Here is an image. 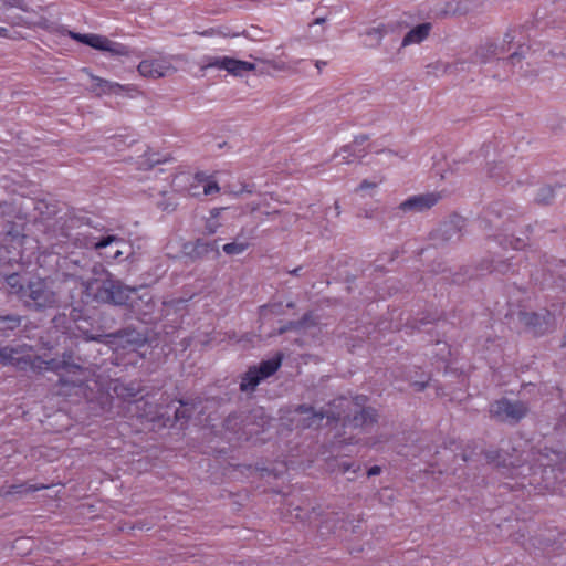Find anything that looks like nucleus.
I'll return each mask as SVG.
<instances>
[{
    "mask_svg": "<svg viewBox=\"0 0 566 566\" xmlns=\"http://www.w3.org/2000/svg\"><path fill=\"white\" fill-rule=\"evenodd\" d=\"M269 424V418L262 408L252 410L243 419L238 415H231L226 419L227 430L238 436L239 440H251L253 437L264 432Z\"/></svg>",
    "mask_w": 566,
    "mask_h": 566,
    "instance_id": "nucleus-1",
    "label": "nucleus"
},
{
    "mask_svg": "<svg viewBox=\"0 0 566 566\" xmlns=\"http://www.w3.org/2000/svg\"><path fill=\"white\" fill-rule=\"evenodd\" d=\"M90 287L95 291L94 296L98 302L114 305H125L135 292V289L124 285L109 273L104 279L92 282Z\"/></svg>",
    "mask_w": 566,
    "mask_h": 566,
    "instance_id": "nucleus-2",
    "label": "nucleus"
},
{
    "mask_svg": "<svg viewBox=\"0 0 566 566\" xmlns=\"http://www.w3.org/2000/svg\"><path fill=\"white\" fill-rule=\"evenodd\" d=\"M530 411L528 405L522 400L501 398L490 403V417L495 421L516 424L524 419Z\"/></svg>",
    "mask_w": 566,
    "mask_h": 566,
    "instance_id": "nucleus-3",
    "label": "nucleus"
},
{
    "mask_svg": "<svg viewBox=\"0 0 566 566\" xmlns=\"http://www.w3.org/2000/svg\"><path fill=\"white\" fill-rule=\"evenodd\" d=\"M21 301L34 310L51 308L59 302L56 293L42 279L27 283L25 294Z\"/></svg>",
    "mask_w": 566,
    "mask_h": 566,
    "instance_id": "nucleus-4",
    "label": "nucleus"
},
{
    "mask_svg": "<svg viewBox=\"0 0 566 566\" xmlns=\"http://www.w3.org/2000/svg\"><path fill=\"white\" fill-rule=\"evenodd\" d=\"M281 364L282 356L277 355L261 361L259 366L250 367L241 377L240 390L244 392L253 391L262 380L272 376L281 367Z\"/></svg>",
    "mask_w": 566,
    "mask_h": 566,
    "instance_id": "nucleus-5",
    "label": "nucleus"
},
{
    "mask_svg": "<svg viewBox=\"0 0 566 566\" xmlns=\"http://www.w3.org/2000/svg\"><path fill=\"white\" fill-rule=\"evenodd\" d=\"M69 35L71 39L86 44L95 50L107 52L113 56H125L129 54V49L118 42H114L108 38L95 33H77L70 31Z\"/></svg>",
    "mask_w": 566,
    "mask_h": 566,
    "instance_id": "nucleus-6",
    "label": "nucleus"
},
{
    "mask_svg": "<svg viewBox=\"0 0 566 566\" xmlns=\"http://www.w3.org/2000/svg\"><path fill=\"white\" fill-rule=\"evenodd\" d=\"M350 405H353V402L343 397L334 400L333 402V406L337 409H342L336 412H340V419L338 421H343L344 426L365 428L377 421V413L374 408H361L359 411L355 410L353 417H350V415H345L344 407H349Z\"/></svg>",
    "mask_w": 566,
    "mask_h": 566,
    "instance_id": "nucleus-7",
    "label": "nucleus"
},
{
    "mask_svg": "<svg viewBox=\"0 0 566 566\" xmlns=\"http://www.w3.org/2000/svg\"><path fill=\"white\" fill-rule=\"evenodd\" d=\"M297 418L295 419L296 426L302 429L317 428L321 426L324 418L339 420L340 412L334 410H315L313 407L307 405H300L295 408Z\"/></svg>",
    "mask_w": 566,
    "mask_h": 566,
    "instance_id": "nucleus-8",
    "label": "nucleus"
},
{
    "mask_svg": "<svg viewBox=\"0 0 566 566\" xmlns=\"http://www.w3.org/2000/svg\"><path fill=\"white\" fill-rule=\"evenodd\" d=\"M138 73L144 77L160 78L176 71L167 56L143 60L137 66Z\"/></svg>",
    "mask_w": 566,
    "mask_h": 566,
    "instance_id": "nucleus-9",
    "label": "nucleus"
},
{
    "mask_svg": "<svg viewBox=\"0 0 566 566\" xmlns=\"http://www.w3.org/2000/svg\"><path fill=\"white\" fill-rule=\"evenodd\" d=\"M205 67L226 70L233 76H243L245 73L254 71L255 64L229 56H214L208 59Z\"/></svg>",
    "mask_w": 566,
    "mask_h": 566,
    "instance_id": "nucleus-10",
    "label": "nucleus"
},
{
    "mask_svg": "<svg viewBox=\"0 0 566 566\" xmlns=\"http://www.w3.org/2000/svg\"><path fill=\"white\" fill-rule=\"evenodd\" d=\"M465 220L460 216H453L448 221H444L433 232V240L438 243L457 242L462 237V229Z\"/></svg>",
    "mask_w": 566,
    "mask_h": 566,
    "instance_id": "nucleus-11",
    "label": "nucleus"
},
{
    "mask_svg": "<svg viewBox=\"0 0 566 566\" xmlns=\"http://www.w3.org/2000/svg\"><path fill=\"white\" fill-rule=\"evenodd\" d=\"M49 365L48 368L59 370L61 368L66 369L69 374H80L81 377L76 379L70 380V384L74 386H82L88 378V370L81 367L77 364L73 363V353L72 352H64L62 355V359L60 361L52 359L46 363ZM61 380L65 384L69 382V380L61 378Z\"/></svg>",
    "mask_w": 566,
    "mask_h": 566,
    "instance_id": "nucleus-12",
    "label": "nucleus"
},
{
    "mask_svg": "<svg viewBox=\"0 0 566 566\" xmlns=\"http://www.w3.org/2000/svg\"><path fill=\"white\" fill-rule=\"evenodd\" d=\"M115 244H124V240L117 235L94 237L90 231L78 232L75 237V245L85 249L103 250Z\"/></svg>",
    "mask_w": 566,
    "mask_h": 566,
    "instance_id": "nucleus-13",
    "label": "nucleus"
},
{
    "mask_svg": "<svg viewBox=\"0 0 566 566\" xmlns=\"http://www.w3.org/2000/svg\"><path fill=\"white\" fill-rule=\"evenodd\" d=\"M440 198L434 192L416 195L402 201L398 209L403 212H423L437 205Z\"/></svg>",
    "mask_w": 566,
    "mask_h": 566,
    "instance_id": "nucleus-14",
    "label": "nucleus"
},
{
    "mask_svg": "<svg viewBox=\"0 0 566 566\" xmlns=\"http://www.w3.org/2000/svg\"><path fill=\"white\" fill-rule=\"evenodd\" d=\"M185 251L191 259H203L210 255L218 258L220 255L219 240L198 239L192 243L185 244Z\"/></svg>",
    "mask_w": 566,
    "mask_h": 566,
    "instance_id": "nucleus-15",
    "label": "nucleus"
},
{
    "mask_svg": "<svg viewBox=\"0 0 566 566\" xmlns=\"http://www.w3.org/2000/svg\"><path fill=\"white\" fill-rule=\"evenodd\" d=\"M368 140V136L360 135L356 136L353 143L343 146L338 153H336V157H340L342 164H352L356 159L363 158L367 150L361 146Z\"/></svg>",
    "mask_w": 566,
    "mask_h": 566,
    "instance_id": "nucleus-16",
    "label": "nucleus"
},
{
    "mask_svg": "<svg viewBox=\"0 0 566 566\" xmlns=\"http://www.w3.org/2000/svg\"><path fill=\"white\" fill-rule=\"evenodd\" d=\"M518 317L520 321L525 326L530 327L536 335H542L548 329L551 319V315L548 313L542 315L534 312H521Z\"/></svg>",
    "mask_w": 566,
    "mask_h": 566,
    "instance_id": "nucleus-17",
    "label": "nucleus"
},
{
    "mask_svg": "<svg viewBox=\"0 0 566 566\" xmlns=\"http://www.w3.org/2000/svg\"><path fill=\"white\" fill-rule=\"evenodd\" d=\"M203 178L199 176H191L189 174H180L172 180V186L176 190H182L191 197L200 195L199 188L202 187Z\"/></svg>",
    "mask_w": 566,
    "mask_h": 566,
    "instance_id": "nucleus-18",
    "label": "nucleus"
},
{
    "mask_svg": "<svg viewBox=\"0 0 566 566\" xmlns=\"http://www.w3.org/2000/svg\"><path fill=\"white\" fill-rule=\"evenodd\" d=\"M507 52V49L503 44H496L493 42H485L481 44L474 53V62L480 64L490 63L495 59H499L501 54Z\"/></svg>",
    "mask_w": 566,
    "mask_h": 566,
    "instance_id": "nucleus-19",
    "label": "nucleus"
},
{
    "mask_svg": "<svg viewBox=\"0 0 566 566\" xmlns=\"http://www.w3.org/2000/svg\"><path fill=\"white\" fill-rule=\"evenodd\" d=\"M107 338H111L109 343L112 344H118L122 346L125 345H134V346H140L145 343L146 338L135 329L125 328L122 331H118L116 333H112L107 335Z\"/></svg>",
    "mask_w": 566,
    "mask_h": 566,
    "instance_id": "nucleus-20",
    "label": "nucleus"
},
{
    "mask_svg": "<svg viewBox=\"0 0 566 566\" xmlns=\"http://www.w3.org/2000/svg\"><path fill=\"white\" fill-rule=\"evenodd\" d=\"M83 71L93 81L92 91L97 95L119 94L124 90V86L120 85L119 83L111 82V81L104 80L102 77L95 76L91 72H88V70H86V69H84Z\"/></svg>",
    "mask_w": 566,
    "mask_h": 566,
    "instance_id": "nucleus-21",
    "label": "nucleus"
},
{
    "mask_svg": "<svg viewBox=\"0 0 566 566\" xmlns=\"http://www.w3.org/2000/svg\"><path fill=\"white\" fill-rule=\"evenodd\" d=\"M431 31V23H421L411 29L402 39V46L421 43Z\"/></svg>",
    "mask_w": 566,
    "mask_h": 566,
    "instance_id": "nucleus-22",
    "label": "nucleus"
},
{
    "mask_svg": "<svg viewBox=\"0 0 566 566\" xmlns=\"http://www.w3.org/2000/svg\"><path fill=\"white\" fill-rule=\"evenodd\" d=\"M6 282L9 286V292L11 294L17 295L19 300H22L23 294H25L27 290L24 279L20 274L13 273L6 276Z\"/></svg>",
    "mask_w": 566,
    "mask_h": 566,
    "instance_id": "nucleus-23",
    "label": "nucleus"
},
{
    "mask_svg": "<svg viewBox=\"0 0 566 566\" xmlns=\"http://www.w3.org/2000/svg\"><path fill=\"white\" fill-rule=\"evenodd\" d=\"M241 239V234H239L233 242L226 243L222 247V250L228 255H239L242 254L250 247V239Z\"/></svg>",
    "mask_w": 566,
    "mask_h": 566,
    "instance_id": "nucleus-24",
    "label": "nucleus"
},
{
    "mask_svg": "<svg viewBox=\"0 0 566 566\" xmlns=\"http://www.w3.org/2000/svg\"><path fill=\"white\" fill-rule=\"evenodd\" d=\"M114 391L118 397L129 400L135 398L142 391V388L140 385L135 382L119 384L115 386Z\"/></svg>",
    "mask_w": 566,
    "mask_h": 566,
    "instance_id": "nucleus-25",
    "label": "nucleus"
},
{
    "mask_svg": "<svg viewBox=\"0 0 566 566\" xmlns=\"http://www.w3.org/2000/svg\"><path fill=\"white\" fill-rule=\"evenodd\" d=\"M386 33L387 29L384 24L368 29L366 31V36L368 38L369 42L366 45L370 48L378 46Z\"/></svg>",
    "mask_w": 566,
    "mask_h": 566,
    "instance_id": "nucleus-26",
    "label": "nucleus"
},
{
    "mask_svg": "<svg viewBox=\"0 0 566 566\" xmlns=\"http://www.w3.org/2000/svg\"><path fill=\"white\" fill-rule=\"evenodd\" d=\"M553 199L554 189L551 186L545 185L538 189L534 200L538 205H549Z\"/></svg>",
    "mask_w": 566,
    "mask_h": 566,
    "instance_id": "nucleus-27",
    "label": "nucleus"
},
{
    "mask_svg": "<svg viewBox=\"0 0 566 566\" xmlns=\"http://www.w3.org/2000/svg\"><path fill=\"white\" fill-rule=\"evenodd\" d=\"M25 1L24 0H2V15H4V10L10 9H20L22 11L25 10ZM10 17H2V21H7Z\"/></svg>",
    "mask_w": 566,
    "mask_h": 566,
    "instance_id": "nucleus-28",
    "label": "nucleus"
},
{
    "mask_svg": "<svg viewBox=\"0 0 566 566\" xmlns=\"http://www.w3.org/2000/svg\"><path fill=\"white\" fill-rule=\"evenodd\" d=\"M126 242L124 241V244H115L113 243L112 245H109V251H106L104 253V256L107 258V259H112V260H119L120 256L124 254V250L123 248H126Z\"/></svg>",
    "mask_w": 566,
    "mask_h": 566,
    "instance_id": "nucleus-29",
    "label": "nucleus"
},
{
    "mask_svg": "<svg viewBox=\"0 0 566 566\" xmlns=\"http://www.w3.org/2000/svg\"><path fill=\"white\" fill-rule=\"evenodd\" d=\"M157 206L159 209L166 212H171L176 209L177 202L174 200L172 197H166V192L163 191V198L157 202Z\"/></svg>",
    "mask_w": 566,
    "mask_h": 566,
    "instance_id": "nucleus-30",
    "label": "nucleus"
},
{
    "mask_svg": "<svg viewBox=\"0 0 566 566\" xmlns=\"http://www.w3.org/2000/svg\"><path fill=\"white\" fill-rule=\"evenodd\" d=\"M45 488L46 486H44V485L35 486V485H24V484H21V485L10 486V489H9V491L7 493L8 494H18V493H23V492H33V491L42 490V489H45Z\"/></svg>",
    "mask_w": 566,
    "mask_h": 566,
    "instance_id": "nucleus-31",
    "label": "nucleus"
},
{
    "mask_svg": "<svg viewBox=\"0 0 566 566\" xmlns=\"http://www.w3.org/2000/svg\"><path fill=\"white\" fill-rule=\"evenodd\" d=\"M220 191V187L216 181H209L203 179L202 181V193L205 196H211L218 193Z\"/></svg>",
    "mask_w": 566,
    "mask_h": 566,
    "instance_id": "nucleus-32",
    "label": "nucleus"
},
{
    "mask_svg": "<svg viewBox=\"0 0 566 566\" xmlns=\"http://www.w3.org/2000/svg\"><path fill=\"white\" fill-rule=\"evenodd\" d=\"M524 57V51H516L512 53L506 60L505 63L511 64L512 66H515L516 64L521 63Z\"/></svg>",
    "mask_w": 566,
    "mask_h": 566,
    "instance_id": "nucleus-33",
    "label": "nucleus"
},
{
    "mask_svg": "<svg viewBox=\"0 0 566 566\" xmlns=\"http://www.w3.org/2000/svg\"><path fill=\"white\" fill-rule=\"evenodd\" d=\"M107 335H92V334H88V333H85L84 335V339L86 342H98V343H104V338H106Z\"/></svg>",
    "mask_w": 566,
    "mask_h": 566,
    "instance_id": "nucleus-34",
    "label": "nucleus"
},
{
    "mask_svg": "<svg viewBox=\"0 0 566 566\" xmlns=\"http://www.w3.org/2000/svg\"><path fill=\"white\" fill-rule=\"evenodd\" d=\"M3 323H8V327L13 328L14 326H18L20 324V319L10 316H2V324Z\"/></svg>",
    "mask_w": 566,
    "mask_h": 566,
    "instance_id": "nucleus-35",
    "label": "nucleus"
},
{
    "mask_svg": "<svg viewBox=\"0 0 566 566\" xmlns=\"http://www.w3.org/2000/svg\"><path fill=\"white\" fill-rule=\"evenodd\" d=\"M376 187H377V182H373V181L365 179L360 182L358 190L374 189Z\"/></svg>",
    "mask_w": 566,
    "mask_h": 566,
    "instance_id": "nucleus-36",
    "label": "nucleus"
},
{
    "mask_svg": "<svg viewBox=\"0 0 566 566\" xmlns=\"http://www.w3.org/2000/svg\"><path fill=\"white\" fill-rule=\"evenodd\" d=\"M244 192L252 193L253 189L248 185H242L239 190H233V193H235V195H242Z\"/></svg>",
    "mask_w": 566,
    "mask_h": 566,
    "instance_id": "nucleus-37",
    "label": "nucleus"
},
{
    "mask_svg": "<svg viewBox=\"0 0 566 566\" xmlns=\"http://www.w3.org/2000/svg\"><path fill=\"white\" fill-rule=\"evenodd\" d=\"M380 472H381V468L378 467V465H374V467L368 469L367 475L368 476H375V475L380 474Z\"/></svg>",
    "mask_w": 566,
    "mask_h": 566,
    "instance_id": "nucleus-38",
    "label": "nucleus"
},
{
    "mask_svg": "<svg viewBox=\"0 0 566 566\" xmlns=\"http://www.w3.org/2000/svg\"><path fill=\"white\" fill-rule=\"evenodd\" d=\"M513 41H514V35L512 34V32H506L504 34L502 44L505 46V44H511Z\"/></svg>",
    "mask_w": 566,
    "mask_h": 566,
    "instance_id": "nucleus-39",
    "label": "nucleus"
},
{
    "mask_svg": "<svg viewBox=\"0 0 566 566\" xmlns=\"http://www.w3.org/2000/svg\"><path fill=\"white\" fill-rule=\"evenodd\" d=\"M428 382L427 381H415L412 384V386L415 387V389L417 391H422L424 390V388L427 387Z\"/></svg>",
    "mask_w": 566,
    "mask_h": 566,
    "instance_id": "nucleus-40",
    "label": "nucleus"
},
{
    "mask_svg": "<svg viewBox=\"0 0 566 566\" xmlns=\"http://www.w3.org/2000/svg\"><path fill=\"white\" fill-rule=\"evenodd\" d=\"M301 270H302V268L298 266V268H295L294 270L289 271V273L292 274V275L298 276Z\"/></svg>",
    "mask_w": 566,
    "mask_h": 566,
    "instance_id": "nucleus-41",
    "label": "nucleus"
},
{
    "mask_svg": "<svg viewBox=\"0 0 566 566\" xmlns=\"http://www.w3.org/2000/svg\"><path fill=\"white\" fill-rule=\"evenodd\" d=\"M251 212L256 211L260 208L259 203H251L248 206Z\"/></svg>",
    "mask_w": 566,
    "mask_h": 566,
    "instance_id": "nucleus-42",
    "label": "nucleus"
},
{
    "mask_svg": "<svg viewBox=\"0 0 566 566\" xmlns=\"http://www.w3.org/2000/svg\"><path fill=\"white\" fill-rule=\"evenodd\" d=\"M315 65H316V67L318 70H321L324 65H326V62H324V61H316Z\"/></svg>",
    "mask_w": 566,
    "mask_h": 566,
    "instance_id": "nucleus-43",
    "label": "nucleus"
},
{
    "mask_svg": "<svg viewBox=\"0 0 566 566\" xmlns=\"http://www.w3.org/2000/svg\"><path fill=\"white\" fill-rule=\"evenodd\" d=\"M325 21H326L325 18H317V19H315L314 24H323Z\"/></svg>",
    "mask_w": 566,
    "mask_h": 566,
    "instance_id": "nucleus-44",
    "label": "nucleus"
},
{
    "mask_svg": "<svg viewBox=\"0 0 566 566\" xmlns=\"http://www.w3.org/2000/svg\"><path fill=\"white\" fill-rule=\"evenodd\" d=\"M1 32H2V38H9L11 36L9 33H8V30L6 28L2 27L1 29Z\"/></svg>",
    "mask_w": 566,
    "mask_h": 566,
    "instance_id": "nucleus-45",
    "label": "nucleus"
},
{
    "mask_svg": "<svg viewBox=\"0 0 566 566\" xmlns=\"http://www.w3.org/2000/svg\"><path fill=\"white\" fill-rule=\"evenodd\" d=\"M293 326H294V323H290V324H289V326H286V327H282V328L280 329V333H284L285 331H287L289 328H291V327H293Z\"/></svg>",
    "mask_w": 566,
    "mask_h": 566,
    "instance_id": "nucleus-46",
    "label": "nucleus"
},
{
    "mask_svg": "<svg viewBox=\"0 0 566 566\" xmlns=\"http://www.w3.org/2000/svg\"><path fill=\"white\" fill-rule=\"evenodd\" d=\"M186 416L180 411V410H177L176 411V418L177 419H180V418H185Z\"/></svg>",
    "mask_w": 566,
    "mask_h": 566,
    "instance_id": "nucleus-47",
    "label": "nucleus"
},
{
    "mask_svg": "<svg viewBox=\"0 0 566 566\" xmlns=\"http://www.w3.org/2000/svg\"><path fill=\"white\" fill-rule=\"evenodd\" d=\"M207 230L210 234H213L216 232V229L213 227H208Z\"/></svg>",
    "mask_w": 566,
    "mask_h": 566,
    "instance_id": "nucleus-48",
    "label": "nucleus"
},
{
    "mask_svg": "<svg viewBox=\"0 0 566 566\" xmlns=\"http://www.w3.org/2000/svg\"><path fill=\"white\" fill-rule=\"evenodd\" d=\"M349 469H350V465H349V464H346V463H344V464H343V470H344V471H347V470H349Z\"/></svg>",
    "mask_w": 566,
    "mask_h": 566,
    "instance_id": "nucleus-49",
    "label": "nucleus"
},
{
    "mask_svg": "<svg viewBox=\"0 0 566 566\" xmlns=\"http://www.w3.org/2000/svg\"><path fill=\"white\" fill-rule=\"evenodd\" d=\"M1 357H2V361L4 360L6 358V355H4V349L2 348V354H1Z\"/></svg>",
    "mask_w": 566,
    "mask_h": 566,
    "instance_id": "nucleus-50",
    "label": "nucleus"
},
{
    "mask_svg": "<svg viewBox=\"0 0 566 566\" xmlns=\"http://www.w3.org/2000/svg\"><path fill=\"white\" fill-rule=\"evenodd\" d=\"M287 307H290V308L294 307V303L293 302L289 303Z\"/></svg>",
    "mask_w": 566,
    "mask_h": 566,
    "instance_id": "nucleus-51",
    "label": "nucleus"
}]
</instances>
